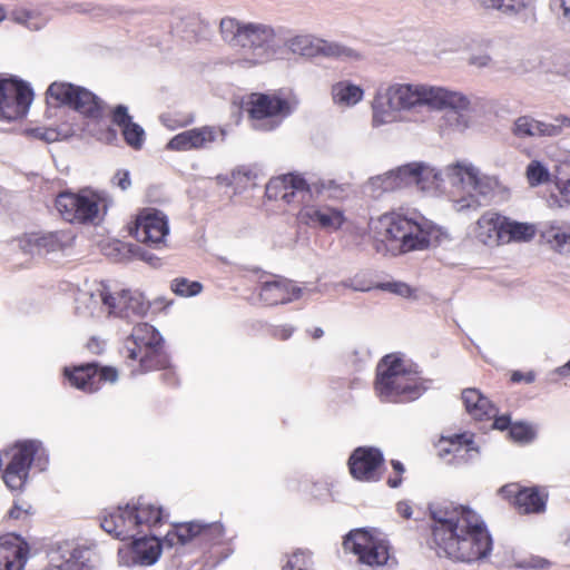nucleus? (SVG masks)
I'll return each instance as SVG.
<instances>
[{"mask_svg": "<svg viewBox=\"0 0 570 570\" xmlns=\"http://www.w3.org/2000/svg\"><path fill=\"white\" fill-rule=\"evenodd\" d=\"M433 547L440 557L461 562L485 558L492 550L491 535L481 517L453 502L431 504Z\"/></svg>", "mask_w": 570, "mask_h": 570, "instance_id": "f257e3e1", "label": "nucleus"}, {"mask_svg": "<svg viewBox=\"0 0 570 570\" xmlns=\"http://www.w3.org/2000/svg\"><path fill=\"white\" fill-rule=\"evenodd\" d=\"M461 92L425 83H391L380 87L373 97L372 126L374 128L399 122L403 112L420 107L442 110L445 107H463Z\"/></svg>", "mask_w": 570, "mask_h": 570, "instance_id": "f03ea898", "label": "nucleus"}, {"mask_svg": "<svg viewBox=\"0 0 570 570\" xmlns=\"http://www.w3.org/2000/svg\"><path fill=\"white\" fill-rule=\"evenodd\" d=\"M219 29L224 41L237 49L239 62L244 67L250 68L269 62L282 48L284 28L224 18L220 20Z\"/></svg>", "mask_w": 570, "mask_h": 570, "instance_id": "7ed1b4c3", "label": "nucleus"}, {"mask_svg": "<svg viewBox=\"0 0 570 570\" xmlns=\"http://www.w3.org/2000/svg\"><path fill=\"white\" fill-rule=\"evenodd\" d=\"M374 389L379 399L386 403L412 402L426 391L417 372L394 354L379 362Z\"/></svg>", "mask_w": 570, "mask_h": 570, "instance_id": "20e7f679", "label": "nucleus"}, {"mask_svg": "<svg viewBox=\"0 0 570 570\" xmlns=\"http://www.w3.org/2000/svg\"><path fill=\"white\" fill-rule=\"evenodd\" d=\"M446 176L458 191L464 193L453 198V207L456 212L476 209L481 206V199H492L504 189L498 177L481 175L476 167L465 161L449 165Z\"/></svg>", "mask_w": 570, "mask_h": 570, "instance_id": "39448f33", "label": "nucleus"}, {"mask_svg": "<svg viewBox=\"0 0 570 570\" xmlns=\"http://www.w3.org/2000/svg\"><path fill=\"white\" fill-rule=\"evenodd\" d=\"M373 230L381 242L400 253L421 250L430 246L432 228L424 219L416 220L397 213L382 215Z\"/></svg>", "mask_w": 570, "mask_h": 570, "instance_id": "423d86ee", "label": "nucleus"}, {"mask_svg": "<svg viewBox=\"0 0 570 570\" xmlns=\"http://www.w3.org/2000/svg\"><path fill=\"white\" fill-rule=\"evenodd\" d=\"M268 199H281L286 204L306 202L314 198L340 199L345 195V187L330 178L307 181L302 175L286 174L272 178L266 185Z\"/></svg>", "mask_w": 570, "mask_h": 570, "instance_id": "0eeeda50", "label": "nucleus"}, {"mask_svg": "<svg viewBox=\"0 0 570 570\" xmlns=\"http://www.w3.org/2000/svg\"><path fill=\"white\" fill-rule=\"evenodd\" d=\"M449 180L446 168L438 170L424 163H411L368 180L367 188L373 196L405 187H416L421 191H438Z\"/></svg>", "mask_w": 570, "mask_h": 570, "instance_id": "6e6552de", "label": "nucleus"}, {"mask_svg": "<svg viewBox=\"0 0 570 570\" xmlns=\"http://www.w3.org/2000/svg\"><path fill=\"white\" fill-rule=\"evenodd\" d=\"M7 459L2 479L11 491H21L27 483L29 470L33 463L40 471L46 470L49 454L41 441L24 440L12 445L1 456V462Z\"/></svg>", "mask_w": 570, "mask_h": 570, "instance_id": "1a4fd4ad", "label": "nucleus"}, {"mask_svg": "<svg viewBox=\"0 0 570 570\" xmlns=\"http://www.w3.org/2000/svg\"><path fill=\"white\" fill-rule=\"evenodd\" d=\"M125 350L128 360L138 362V367L131 371L132 374L165 367L168 362V356L163 351L160 333L148 323L134 326L125 342Z\"/></svg>", "mask_w": 570, "mask_h": 570, "instance_id": "9d476101", "label": "nucleus"}, {"mask_svg": "<svg viewBox=\"0 0 570 570\" xmlns=\"http://www.w3.org/2000/svg\"><path fill=\"white\" fill-rule=\"evenodd\" d=\"M297 105L298 100L291 92L252 94L247 106L253 128L262 131L276 129L286 117L294 112Z\"/></svg>", "mask_w": 570, "mask_h": 570, "instance_id": "9b49d317", "label": "nucleus"}, {"mask_svg": "<svg viewBox=\"0 0 570 570\" xmlns=\"http://www.w3.org/2000/svg\"><path fill=\"white\" fill-rule=\"evenodd\" d=\"M56 208L65 220L86 224L98 219L100 212L107 209V203L102 194L85 188L79 193H60L56 198Z\"/></svg>", "mask_w": 570, "mask_h": 570, "instance_id": "f8f14e48", "label": "nucleus"}, {"mask_svg": "<svg viewBox=\"0 0 570 570\" xmlns=\"http://www.w3.org/2000/svg\"><path fill=\"white\" fill-rule=\"evenodd\" d=\"M47 101L50 105H66L92 120L104 115V102L88 89L69 82H52L47 89Z\"/></svg>", "mask_w": 570, "mask_h": 570, "instance_id": "ddd939ff", "label": "nucleus"}, {"mask_svg": "<svg viewBox=\"0 0 570 570\" xmlns=\"http://www.w3.org/2000/svg\"><path fill=\"white\" fill-rule=\"evenodd\" d=\"M282 45H284L293 55L307 58L323 56L326 58L342 60L361 59V55L356 50L309 33H299L288 38L282 37Z\"/></svg>", "mask_w": 570, "mask_h": 570, "instance_id": "4468645a", "label": "nucleus"}, {"mask_svg": "<svg viewBox=\"0 0 570 570\" xmlns=\"http://www.w3.org/2000/svg\"><path fill=\"white\" fill-rule=\"evenodd\" d=\"M343 547L357 556L360 563L368 567L384 566L390 558L387 541L365 529L352 530L344 539Z\"/></svg>", "mask_w": 570, "mask_h": 570, "instance_id": "2eb2a0df", "label": "nucleus"}, {"mask_svg": "<svg viewBox=\"0 0 570 570\" xmlns=\"http://www.w3.org/2000/svg\"><path fill=\"white\" fill-rule=\"evenodd\" d=\"M83 301H92L95 303L102 302L108 315L131 320L134 317H142L149 309V302L138 291L121 289L112 293L110 291H101L100 297L92 295H83Z\"/></svg>", "mask_w": 570, "mask_h": 570, "instance_id": "dca6fc26", "label": "nucleus"}, {"mask_svg": "<svg viewBox=\"0 0 570 570\" xmlns=\"http://www.w3.org/2000/svg\"><path fill=\"white\" fill-rule=\"evenodd\" d=\"M33 100L31 87L17 78L0 76V119L13 121L27 115Z\"/></svg>", "mask_w": 570, "mask_h": 570, "instance_id": "f3484780", "label": "nucleus"}, {"mask_svg": "<svg viewBox=\"0 0 570 570\" xmlns=\"http://www.w3.org/2000/svg\"><path fill=\"white\" fill-rule=\"evenodd\" d=\"M169 234L167 216L155 208H146L139 213L135 222V238L156 249L166 247V237Z\"/></svg>", "mask_w": 570, "mask_h": 570, "instance_id": "a211bd4d", "label": "nucleus"}, {"mask_svg": "<svg viewBox=\"0 0 570 570\" xmlns=\"http://www.w3.org/2000/svg\"><path fill=\"white\" fill-rule=\"evenodd\" d=\"M308 202H303L304 205L296 214L298 224L313 229L333 233L338 230L345 223L346 217L341 207Z\"/></svg>", "mask_w": 570, "mask_h": 570, "instance_id": "6ab92c4d", "label": "nucleus"}, {"mask_svg": "<svg viewBox=\"0 0 570 570\" xmlns=\"http://www.w3.org/2000/svg\"><path fill=\"white\" fill-rule=\"evenodd\" d=\"M49 563L56 570H98L96 553L72 542H62L49 552Z\"/></svg>", "mask_w": 570, "mask_h": 570, "instance_id": "aec40b11", "label": "nucleus"}, {"mask_svg": "<svg viewBox=\"0 0 570 570\" xmlns=\"http://www.w3.org/2000/svg\"><path fill=\"white\" fill-rule=\"evenodd\" d=\"M226 135V130L220 127H197L174 136L168 141L167 148L177 151L208 148L214 142H224Z\"/></svg>", "mask_w": 570, "mask_h": 570, "instance_id": "412c9836", "label": "nucleus"}, {"mask_svg": "<svg viewBox=\"0 0 570 570\" xmlns=\"http://www.w3.org/2000/svg\"><path fill=\"white\" fill-rule=\"evenodd\" d=\"M65 374L72 386L88 393L98 391L104 382L114 383L118 379L116 368L99 367L96 363L76 366L72 371L66 368Z\"/></svg>", "mask_w": 570, "mask_h": 570, "instance_id": "4be33fe9", "label": "nucleus"}, {"mask_svg": "<svg viewBox=\"0 0 570 570\" xmlns=\"http://www.w3.org/2000/svg\"><path fill=\"white\" fill-rule=\"evenodd\" d=\"M383 461V454L379 449L361 446L350 456L348 466L356 480L375 482L381 479Z\"/></svg>", "mask_w": 570, "mask_h": 570, "instance_id": "5701e85b", "label": "nucleus"}, {"mask_svg": "<svg viewBox=\"0 0 570 570\" xmlns=\"http://www.w3.org/2000/svg\"><path fill=\"white\" fill-rule=\"evenodd\" d=\"M305 291L291 279L274 276L272 281L262 282L258 296L264 305L275 306L301 298Z\"/></svg>", "mask_w": 570, "mask_h": 570, "instance_id": "b1692460", "label": "nucleus"}, {"mask_svg": "<svg viewBox=\"0 0 570 570\" xmlns=\"http://www.w3.org/2000/svg\"><path fill=\"white\" fill-rule=\"evenodd\" d=\"M510 130L519 139L552 138L561 135L562 124L558 120V116L553 122H547L531 115H523L513 120Z\"/></svg>", "mask_w": 570, "mask_h": 570, "instance_id": "393cba45", "label": "nucleus"}, {"mask_svg": "<svg viewBox=\"0 0 570 570\" xmlns=\"http://www.w3.org/2000/svg\"><path fill=\"white\" fill-rule=\"evenodd\" d=\"M131 504L127 503L125 507H118L108 511L101 518L100 525L109 534L120 540H128L135 538V531Z\"/></svg>", "mask_w": 570, "mask_h": 570, "instance_id": "a878e982", "label": "nucleus"}, {"mask_svg": "<svg viewBox=\"0 0 570 570\" xmlns=\"http://www.w3.org/2000/svg\"><path fill=\"white\" fill-rule=\"evenodd\" d=\"M505 216L494 210H487L475 222L472 234L480 243L487 246L502 244Z\"/></svg>", "mask_w": 570, "mask_h": 570, "instance_id": "bb28decb", "label": "nucleus"}, {"mask_svg": "<svg viewBox=\"0 0 570 570\" xmlns=\"http://www.w3.org/2000/svg\"><path fill=\"white\" fill-rule=\"evenodd\" d=\"M28 554L29 547L19 537L0 538V570H22Z\"/></svg>", "mask_w": 570, "mask_h": 570, "instance_id": "cd10ccee", "label": "nucleus"}, {"mask_svg": "<svg viewBox=\"0 0 570 570\" xmlns=\"http://www.w3.org/2000/svg\"><path fill=\"white\" fill-rule=\"evenodd\" d=\"M65 246V234L59 232L28 234L19 240L20 249L30 255L53 253L63 249Z\"/></svg>", "mask_w": 570, "mask_h": 570, "instance_id": "c85d7f7f", "label": "nucleus"}, {"mask_svg": "<svg viewBox=\"0 0 570 570\" xmlns=\"http://www.w3.org/2000/svg\"><path fill=\"white\" fill-rule=\"evenodd\" d=\"M112 122L121 128L125 141L131 148L138 150L142 147L146 138L144 128L134 122L128 109L118 105L112 112Z\"/></svg>", "mask_w": 570, "mask_h": 570, "instance_id": "c756f323", "label": "nucleus"}, {"mask_svg": "<svg viewBox=\"0 0 570 570\" xmlns=\"http://www.w3.org/2000/svg\"><path fill=\"white\" fill-rule=\"evenodd\" d=\"M130 539L132 540L131 553L134 563L151 566L158 560L161 553V544L155 535H135V538Z\"/></svg>", "mask_w": 570, "mask_h": 570, "instance_id": "7c9ffc66", "label": "nucleus"}, {"mask_svg": "<svg viewBox=\"0 0 570 570\" xmlns=\"http://www.w3.org/2000/svg\"><path fill=\"white\" fill-rule=\"evenodd\" d=\"M462 401L466 412L474 419L482 421L492 419L497 410L488 397L482 395L476 389H465L462 392Z\"/></svg>", "mask_w": 570, "mask_h": 570, "instance_id": "2f4dec72", "label": "nucleus"}, {"mask_svg": "<svg viewBox=\"0 0 570 570\" xmlns=\"http://www.w3.org/2000/svg\"><path fill=\"white\" fill-rule=\"evenodd\" d=\"M331 97L335 106L352 108L363 100L364 90L351 80H340L332 85Z\"/></svg>", "mask_w": 570, "mask_h": 570, "instance_id": "473e14b6", "label": "nucleus"}, {"mask_svg": "<svg viewBox=\"0 0 570 570\" xmlns=\"http://www.w3.org/2000/svg\"><path fill=\"white\" fill-rule=\"evenodd\" d=\"M131 504L132 518H135L134 527L137 534L139 533V527H153L160 523L164 519L163 510L159 507H155L144 498H139Z\"/></svg>", "mask_w": 570, "mask_h": 570, "instance_id": "72a5a7b5", "label": "nucleus"}, {"mask_svg": "<svg viewBox=\"0 0 570 570\" xmlns=\"http://www.w3.org/2000/svg\"><path fill=\"white\" fill-rule=\"evenodd\" d=\"M547 494L537 488H523L518 495L515 509L523 514L541 513L546 510Z\"/></svg>", "mask_w": 570, "mask_h": 570, "instance_id": "f704fd0d", "label": "nucleus"}, {"mask_svg": "<svg viewBox=\"0 0 570 570\" xmlns=\"http://www.w3.org/2000/svg\"><path fill=\"white\" fill-rule=\"evenodd\" d=\"M450 448L443 449L448 454H453L455 463L468 462L472 460L476 453V448L473 446V441L468 434L455 435L450 440Z\"/></svg>", "mask_w": 570, "mask_h": 570, "instance_id": "c9c22d12", "label": "nucleus"}, {"mask_svg": "<svg viewBox=\"0 0 570 570\" xmlns=\"http://www.w3.org/2000/svg\"><path fill=\"white\" fill-rule=\"evenodd\" d=\"M535 235V226L529 223H520L505 217L502 234V244L511 242H527Z\"/></svg>", "mask_w": 570, "mask_h": 570, "instance_id": "e433bc0d", "label": "nucleus"}, {"mask_svg": "<svg viewBox=\"0 0 570 570\" xmlns=\"http://www.w3.org/2000/svg\"><path fill=\"white\" fill-rule=\"evenodd\" d=\"M10 18L12 21L33 31L42 29L50 20V17L40 10H29L23 8L12 10Z\"/></svg>", "mask_w": 570, "mask_h": 570, "instance_id": "4c0bfd02", "label": "nucleus"}, {"mask_svg": "<svg viewBox=\"0 0 570 570\" xmlns=\"http://www.w3.org/2000/svg\"><path fill=\"white\" fill-rule=\"evenodd\" d=\"M543 237L556 250L570 255V226L552 225L543 232Z\"/></svg>", "mask_w": 570, "mask_h": 570, "instance_id": "58836bf2", "label": "nucleus"}, {"mask_svg": "<svg viewBox=\"0 0 570 570\" xmlns=\"http://www.w3.org/2000/svg\"><path fill=\"white\" fill-rule=\"evenodd\" d=\"M524 175L530 187H538L554 180L548 166L538 159H533L527 165Z\"/></svg>", "mask_w": 570, "mask_h": 570, "instance_id": "ea45409f", "label": "nucleus"}, {"mask_svg": "<svg viewBox=\"0 0 570 570\" xmlns=\"http://www.w3.org/2000/svg\"><path fill=\"white\" fill-rule=\"evenodd\" d=\"M110 291L107 285L100 284L95 292H81L77 297V306L76 311L81 316H98L101 312H106V307L102 305V302L95 303L92 301H83V295H92L95 297H100L101 291Z\"/></svg>", "mask_w": 570, "mask_h": 570, "instance_id": "a19ab883", "label": "nucleus"}, {"mask_svg": "<svg viewBox=\"0 0 570 570\" xmlns=\"http://www.w3.org/2000/svg\"><path fill=\"white\" fill-rule=\"evenodd\" d=\"M199 530H202L200 522H187L177 525L174 532H169L167 534V538L171 544L175 543V539L177 543L183 546L189 542H195L197 544Z\"/></svg>", "mask_w": 570, "mask_h": 570, "instance_id": "79ce46f5", "label": "nucleus"}, {"mask_svg": "<svg viewBox=\"0 0 570 570\" xmlns=\"http://www.w3.org/2000/svg\"><path fill=\"white\" fill-rule=\"evenodd\" d=\"M461 96L465 99V104L463 107H445L444 109H450L446 114L445 119L448 124L456 131H464L471 125V118L466 114V110L470 106V100L466 96L461 92Z\"/></svg>", "mask_w": 570, "mask_h": 570, "instance_id": "37998d69", "label": "nucleus"}, {"mask_svg": "<svg viewBox=\"0 0 570 570\" xmlns=\"http://www.w3.org/2000/svg\"><path fill=\"white\" fill-rule=\"evenodd\" d=\"M202 530H199L198 534V546H213L218 544L225 533V529L222 523L213 522V523H200Z\"/></svg>", "mask_w": 570, "mask_h": 570, "instance_id": "c03bdc74", "label": "nucleus"}, {"mask_svg": "<svg viewBox=\"0 0 570 570\" xmlns=\"http://www.w3.org/2000/svg\"><path fill=\"white\" fill-rule=\"evenodd\" d=\"M257 176L256 169L246 165L238 166L232 171V178L236 190H243L249 186H255Z\"/></svg>", "mask_w": 570, "mask_h": 570, "instance_id": "a18cd8bd", "label": "nucleus"}, {"mask_svg": "<svg viewBox=\"0 0 570 570\" xmlns=\"http://www.w3.org/2000/svg\"><path fill=\"white\" fill-rule=\"evenodd\" d=\"M481 2L483 6L500 10L505 14H515L525 9L531 0H481Z\"/></svg>", "mask_w": 570, "mask_h": 570, "instance_id": "49530a36", "label": "nucleus"}, {"mask_svg": "<svg viewBox=\"0 0 570 570\" xmlns=\"http://www.w3.org/2000/svg\"><path fill=\"white\" fill-rule=\"evenodd\" d=\"M313 561L311 554L304 550H297L291 554L283 570H311Z\"/></svg>", "mask_w": 570, "mask_h": 570, "instance_id": "de8ad7c7", "label": "nucleus"}, {"mask_svg": "<svg viewBox=\"0 0 570 570\" xmlns=\"http://www.w3.org/2000/svg\"><path fill=\"white\" fill-rule=\"evenodd\" d=\"M171 289L175 294L183 297H191L199 294L203 286L198 282H190L187 278H176L171 283Z\"/></svg>", "mask_w": 570, "mask_h": 570, "instance_id": "09e8293b", "label": "nucleus"}, {"mask_svg": "<svg viewBox=\"0 0 570 570\" xmlns=\"http://www.w3.org/2000/svg\"><path fill=\"white\" fill-rule=\"evenodd\" d=\"M375 288L386 291L390 293H393L397 296L411 298L416 297L415 296V289L412 288L409 284L403 282H385V283H379Z\"/></svg>", "mask_w": 570, "mask_h": 570, "instance_id": "8fccbe9b", "label": "nucleus"}, {"mask_svg": "<svg viewBox=\"0 0 570 570\" xmlns=\"http://www.w3.org/2000/svg\"><path fill=\"white\" fill-rule=\"evenodd\" d=\"M510 436L517 442H529L533 439L532 428L524 423H514L510 426Z\"/></svg>", "mask_w": 570, "mask_h": 570, "instance_id": "3c124183", "label": "nucleus"}, {"mask_svg": "<svg viewBox=\"0 0 570 570\" xmlns=\"http://www.w3.org/2000/svg\"><path fill=\"white\" fill-rule=\"evenodd\" d=\"M553 183H554L557 189L559 190V193L562 197V200L566 204H570V176L564 177L562 175V171L559 169L558 174L554 176Z\"/></svg>", "mask_w": 570, "mask_h": 570, "instance_id": "603ef678", "label": "nucleus"}, {"mask_svg": "<svg viewBox=\"0 0 570 570\" xmlns=\"http://www.w3.org/2000/svg\"><path fill=\"white\" fill-rule=\"evenodd\" d=\"M33 137L46 142H55L60 139V132L55 128L38 127L31 130Z\"/></svg>", "mask_w": 570, "mask_h": 570, "instance_id": "864d4df0", "label": "nucleus"}, {"mask_svg": "<svg viewBox=\"0 0 570 570\" xmlns=\"http://www.w3.org/2000/svg\"><path fill=\"white\" fill-rule=\"evenodd\" d=\"M521 491H523V488H520V485L517 483L507 484L500 489L501 495L508 500H511L514 507L518 504V495L521 493Z\"/></svg>", "mask_w": 570, "mask_h": 570, "instance_id": "5fc2aeb1", "label": "nucleus"}, {"mask_svg": "<svg viewBox=\"0 0 570 570\" xmlns=\"http://www.w3.org/2000/svg\"><path fill=\"white\" fill-rule=\"evenodd\" d=\"M112 183L121 190L128 189L131 185L129 173L127 170H118L112 178Z\"/></svg>", "mask_w": 570, "mask_h": 570, "instance_id": "6e6d98bb", "label": "nucleus"}, {"mask_svg": "<svg viewBox=\"0 0 570 570\" xmlns=\"http://www.w3.org/2000/svg\"><path fill=\"white\" fill-rule=\"evenodd\" d=\"M97 138L106 144H114L117 140V130L108 126L105 130H101Z\"/></svg>", "mask_w": 570, "mask_h": 570, "instance_id": "4d7b16f0", "label": "nucleus"}, {"mask_svg": "<svg viewBox=\"0 0 570 570\" xmlns=\"http://www.w3.org/2000/svg\"><path fill=\"white\" fill-rule=\"evenodd\" d=\"M159 370H165L164 373L161 374V380L169 384V385H176L178 383V377L176 375V372L168 367V363L166 364L165 367H160Z\"/></svg>", "mask_w": 570, "mask_h": 570, "instance_id": "13d9d810", "label": "nucleus"}, {"mask_svg": "<svg viewBox=\"0 0 570 570\" xmlns=\"http://www.w3.org/2000/svg\"><path fill=\"white\" fill-rule=\"evenodd\" d=\"M470 63L472 66H475V67H479V68L488 67L491 63V57L489 55H485V53L484 55L472 56L470 58Z\"/></svg>", "mask_w": 570, "mask_h": 570, "instance_id": "bf43d9fd", "label": "nucleus"}, {"mask_svg": "<svg viewBox=\"0 0 570 570\" xmlns=\"http://www.w3.org/2000/svg\"><path fill=\"white\" fill-rule=\"evenodd\" d=\"M293 332H294V327H292L289 325H284V326H279V327L275 328L274 336L278 337L281 340H287L292 336Z\"/></svg>", "mask_w": 570, "mask_h": 570, "instance_id": "052dcab7", "label": "nucleus"}, {"mask_svg": "<svg viewBox=\"0 0 570 570\" xmlns=\"http://www.w3.org/2000/svg\"><path fill=\"white\" fill-rule=\"evenodd\" d=\"M28 510L26 507L20 505L18 502L9 510L8 514L11 519H20L23 514H27Z\"/></svg>", "mask_w": 570, "mask_h": 570, "instance_id": "680f3d73", "label": "nucleus"}, {"mask_svg": "<svg viewBox=\"0 0 570 570\" xmlns=\"http://www.w3.org/2000/svg\"><path fill=\"white\" fill-rule=\"evenodd\" d=\"M493 417H494V422H493L494 429L503 431L510 426V417L509 416H505V415L497 416V414H495Z\"/></svg>", "mask_w": 570, "mask_h": 570, "instance_id": "e2e57ef3", "label": "nucleus"}, {"mask_svg": "<svg viewBox=\"0 0 570 570\" xmlns=\"http://www.w3.org/2000/svg\"><path fill=\"white\" fill-rule=\"evenodd\" d=\"M511 379L513 382H521L524 380L528 383H532L534 381V374L529 372L524 375L521 372H514Z\"/></svg>", "mask_w": 570, "mask_h": 570, "instance_id": "0e129e2a", "label": "nucleus"}, {"mask_svg": "<svg viewBox=\"0 0 570 570\" xmlns=\"http://www.w3.org/2000/svg\"><path fill=\"white\" fill-rule=\"evenodd\" d=\"M553 7L563 11L566 17L570 18V0H553Z\"/></svg>", "mask_w": 570, "mask_h": 570, "instance_id": "69168bd1", "label": "nucleus"}, {"mask_svg": "<svg viewBox=\"0 0 570 570\" xmlns=\"http://www.w3.org/2000/svg\"><path fill=\"white\" fill-rule=\"evenodd\" d=\"M87 347L92 353L99 354L104 348V344H102V342L98 341L97 338H91L88 342Z\"/></svg>", "mask_w": 570, "mask_h": 570, "instance_id": "338daca9", "label": "nucleus"}, {"mask_svg": "<svg viewBox=\"0 0 570 570\" xmlns=\"http://www.w3.org/2000/svg\"><path fill=\"white\" fill-rule=\"evenodd\" d=\"M397 512L405 519H410L412 515L411 507L405 502L397 503Z\"/></svg>", "mask_w": 570, "mask_h": 570, "instance_id": "774afa93", "label": "nucleus"}]
</instances>
